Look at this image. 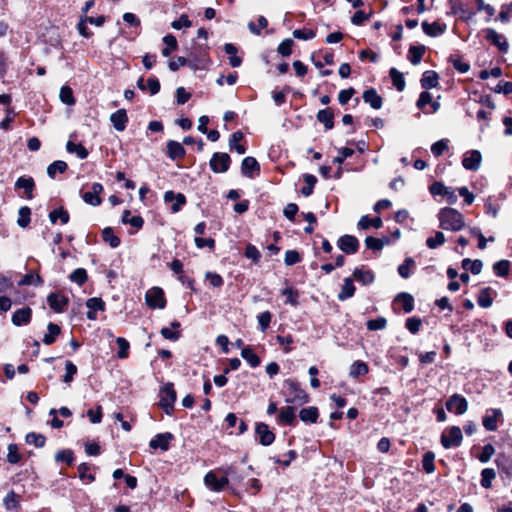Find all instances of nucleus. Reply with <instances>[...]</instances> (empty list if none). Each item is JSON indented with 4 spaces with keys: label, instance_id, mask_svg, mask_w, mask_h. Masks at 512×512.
I'll use <instances>...</instances> for the list:
<instances>
[{
    "label": "nucleus",
    "instance_id": "f257e3e1",
    "mask_svg": "<svg viewBox=\"0 0 512 512\" xmlns=\"http://www.w3.org/2000/svg\"><path fill=\"white\" fill-rule=\"evenodd\" d=\"M439 226L443 230L457 232L465 227V218L462 213L451 207H444L438 212Z\"/></svg>",
    "mask_w": 512,
    "mask_h": 512
},
{
    "label": "nucleus",
    "instance_id": "f03ea898",
    "mask_svg": "<svg viewBox=\"0 0 512 512\" xmlns=\"http://www.w3.org/2000/svg\"><path fill=\"white\" fill-rule=\"evenodd\" d=\"M285 402L293 405H303L309 401L308 394L300 387L296 380L288 379L284 382Z\"/></svg>",
    "mask_w": 512,
    "mask_h": 512
},
{
    "label": "nucleus",
    "instance_id": "7ed1b4c3",
    "mask_svg": "<svg viewBox=\"0 0 512 512\" xmlns=\"http://www.w3.org/2000/svg\"><path fill=\"white\" fill-rule=\"evenodd\" d=\"M176 401V391L172 383H166L159 391V406L167 415H171L174 411V403Z\"/></svg>",
    "mask_w": 512,
    "mask_h": 512
},
{
    "label": "nucleus",
    "instance_id": "20e7f679",
    "mask_svg": "<svg viewBox=\"0 0 512 512\" xmlns=\"http://www.w3.org/2000/svg\"><path fill=\"white\" fill-rule=\"evenodd\" d=\"M145 302L152 309H164L166 298L163 289L158 286L148 289L145 293Z\"/></svg>",
    "mask_w": 512,
    "mask_h": 512
},
{
    "label": "nucleus",
    "instance_id": "39448f33",
    "mask_svg": "<svg viewBox=\"0 0 512 512\" xmlns=\"http://www.w3.org/2000/svg\"><path fill=\"white\" fill-rule=\"evenodd\" d=\"M204 484L205 486L214 492H220L229 484V479L227 476L218 477L216 472L209 471L204 476Z\"/></svg>",
    "mask_w": 512,
    "mask_h": 512
},
{
    "label": "nucleus",
    "instance_id": "423d86ee",
    "mask_svg": "<svg viewBox=\"0 0 512 512\" xmlns=\"http://www.w3.org/2000/svg\"><path fill=\"white\" fill-rule=\"evenodd\" d=\"M462 431L457 426H452L447 433L442 434L441 444L444 448L457 447L462 442Z\"/></svg>",
    "mask_w": 512,
    "mask_h": 512
},
{
    "label": "nucleus",
    "instance_id": "0eeeda50",
    "mask_svg": "<svg viewBox=\"0 0 512 512\" xmlns=\"http://www.w3.org/2000/svg\"><path fill=\"white\" fill-rule=\"evenodd\" d=\"M446 408L451 413L462 415L468 409V402L463 396L459 394H453L447 400Z\"/></svg>",
    "mask_w": 512,
    "mask_h": 512
},
{
    "label": "nucleus",
    "instance_id": "6e6552de",
    "mask_svg": "<svg viewBox=\"0 0 512 512\" xmlns=\"http://www.w3.org/2000/svg\"><path fill=\"white\" fill-rule=\"evenodd\" d=\"M430 193L434 196L436 195H441V196H444L446 198V201L449 203V204H455L457 202V195L455 194V191L452 190L451 188L449 187H446L443 183L441 182H434L430 188Z\"/></svg>",
    "mask_w": 512,
    "mask_h": 512
},
{
    "label": "nucleus",
    "instance_id": "1a4fd4ad",
    "mask_svg": "<svg viewBox=\"0 0 512 512\" xmlns=\"http://www.w3.org/2000/svg\"><path fill=\"white\" fill-rule=\"evenodd\" d=\"M486 39L494 46H496L501 52L506 53L509 48L508 41L503 34L498 33L493 28H487L485 30Z\"/></svg>",
    "mask_w": 512,
    "mask_h": 512
},
{
    "label": "nucleus",
    "instance_id": "9d476101",
    "mask_svg": "<svg viewBox=\"0 0 512 512\" xmlns=\"http://www.w3.org/2000/svg\"><path fill=\"white\" fill-rule=\"evenodd\" d=\"M49 307L56 313H62L68 305V298L59 292H52L47 297Z\"/></svg>",
    "mask_w": 512,
    "mask_h": 512
},
{
    "label": "nucleus",
    "instance_id": "9b49d317",
    "mask_svg": "<svg viewBox=\"0 0 512 512\" xmlns=\"http://www.w3.org/2000/svg\"><path fill=\"white\" fill-rule=\"evenodd\" d=\"M258 441L263 446L271 445L275 440V434L269 429L265 423H257L255 428Z\"/></svg>",
    "mask_w": 512,
    "mask_h": 512
},
{
    "label": "nucleus",
    "instance_id": "f8f14e48",
    "mask_svg": "<svg viewBox=\"0 0 512 512\" xmlns=\"http://www.w3.org/2000/svg\"><path fill=\"white\" fill-rule=\"evenodd\" d=\"M164 201L166 203H172L170 210L172 213H177L186 204V197L182 193H174L173 191H166L164 194Z\"/></svg>",
    "mask_w": 512,
    "mask_h": 512
},
{
    "label": "nucleus",
    "instance_id": "ddd939ff",
    "mask_svg": "<svg viewBox=\"0 0 512 512\" xmlns=\"http://www.w3.org/2000/svg\"><path fill=\"white\" fill-rule=\"evenodd\" d=\"M502 417V411L498 408H491L486 411L482 424L487 431H495L498 428L497 421Z\"/></svg>",
    "mask_w": 512,
    "mask_h": 512
},
{
    "label": "nucleus",
    "instance_id": "4468645a",
    "mask_svg": "<svg viewBox=\"0 0 512 512\" xmlns=\"http://www.w3.org/2000/svg\"><path fill=\"white\" fill-rule=\"evenodd\" d=\"M338 247L346 254H354L358 251L359 241L355 236L344 235L339 238Z\"/></svg>",
    "mask_w": 512,
    "mask_h": 512
},
{
    "label": "nucleus",
    "instance_id": "2eb2a0df",
    "mask_svg": "<svg viewBox=\"0 0 512 512\" xmlns=\"http://www.w3.org/2000/svg\"><path fill=\"white\" fill-rule=\"evenodd\" d=\"M103 191V186L100 183H94L91 187V191H87L83 194V200L92 206H99L101 204L100 194Z\"/></svg>",
    "mask_w": 512,
    "mask_h": 512
},
{
    "label": "nucleus",
    "instance_id": "dca6fc26",
    "mask_svg": "<svg viewBox=\"0 0 512 512\" xmlns=\"http://www.w3.org/2000/svg\"><path fill=\"white\" fill-rule=\"evenodd\" d=\"M32 310L29 307L17 309L12 315V323L15 326L27 325L30 323Z\"/></svg>",
    "mask_w": 512,
    "mask_h": 512
},
{
    "label": "nucleus",
    "instance_id": "f3484780",
    "mask_svg": "<svg viewBox=\"0 0 512 512\" xmlns=\"http://www.w3.org/2000/svg\"><path fill=\"white\" fill-rule=\"evenodd\" d=\"M110 121L115 130L124 131L128 121L126 110L119 109L116 112L112 113L110 116Z\"/></svg>",
    "mask_w": 512,
    "mask_h": 512
},
{
    "label": "nucleus",
    "instance_id": "a211bd4d",
    "mask_svg": "<svg viewBox=\"0 0 512 512\" xmlns=\"http://www.w3.org/2000/svg\"><path fill=\"white\" fill-rule=\"evenodd\" d=\"M172 439L171 433H162L157 434L153 439L150 440L149 446L152 449H158L160 448L163 451L168 450L169 448V442Z\"/></svg>",
    "mask_w": 512,
    "mask_h": 512
},
{
    "label": "nucleus",
    "instance_id": "6ab92c4d",
    "mask_svg": "<svg viewBox=\"0 0 512 512\" xmlns=\"http://www.w3.org/2000/svg\"><path fill=\"white\" fill-rule=\"evenodd\" d=\"M492 294H496L490 287H485L479 291L477 303L481 308H489L493 304Z\"/></svg>",
    "mask_w": 512,
    "mask_h": 512
},
{
    "label": "nucleus",
    "instance_id": "aec40b11",
    "mask_svg": "<svg viewBox=\"0 0 512 512\" xmlns=\"http://www.w3.org/2000/svg\"><path fill=\"white\" fill-rule=\"evenodd\" d=\"M363 100L368 103L373 109H380L382 107V98L377 91L373 88L363 92Z\"/></svg>",
    "mask_w": 512,
    "mask_h": 512
},
{
    "label": "nucleus",
    "instance_id": "412c9836",
    "mask_svg": "<svg viewBox=\"0 0 512 512\" xmlns=\"http://www.w3.org/2000/svg\"><path fill=\"white\" fill-rule=\"evenodd\" d=\"M395 304L400 306L405 313H409L414 308V299L409 293H400L394 300Z\"/></svg>",
    "mask_w": 512,
    "mask_h": 512
},
{
    "label": "nucleus",
    "instance_id": "4be33fe9",
    "mask_svg": "<svg viewBox=\"0 0 512 512\" xmlns=\"http://www.w3.org/2000/svg\"><path fill=\"white\" fill-rule=\"evenodd\" d=\"M439 76L435 71H425L420 80L421 87L424 89H432L438 85Z\"/></svg>",
    "mask_w": 512,
    "mask_h": 512
},
{
    "label": "nucleus",
    "instance_id": "5701e85b",
    "mask_svg": "<svg viewBox=\"0 0 512 512\" xmlns=\"http://www.w3.org/2000/svg\"><path fill=\"white\" fill-rule=\"evenodd\" d=\"M316 118L320 123L324 124L327 130H330L334 127V113L331 109L327 108L319 110Z\"/></svg>",
    "mask_w": 512,
    "mask_h": 512
},
{
    "label": "nucleus",
    "instance_id": "b1692460",
    "mask_svg": "<svg viewBox=\"0 0 512 512\" xmlns=\"http://www.w3.org/2000/svg\"><path fill=\"white\" fill-rule=\"evenodd\" d=\"M423 32L431 37H437L444 33L445 25H441L439 22H433L432 24L427 21L422 22Z\"/></svg>",
    "mask_w": 512,
    "mask_h": 512
},
{
    "label": "nucleus",
    "instance_id": "393cba45",
    "mask_svg": "<svg viewBox=\"0 0 512 512\" xmlns=\"http://www.w3.org/2000/svg\"><path fill=\"white\" fill-rule=\"evenodd\" d=\"M278 420L282 424L294 425L296 420L295 409L292 406L283 407L278 415Z\"/></svg>",
    "mask_w": 512,
    "mask_h": 512
},
{
    "label": "nucleus",
    "instance_id": "a878e982",
    "mask_svg": "<svg viewBox=\"0 0 512 512\" xmlns=\"http://www.w3.org/2000/svg\"><path fill=\"white\" fill-rule=\"evenodd\" d=\"M167 156L171 159L184 157L185 149L181 143L170 140L167 142Z\"/></svg>",
    "mask_w": 512,
    "mask_h": 512
},
{
    "label": "nucleus",
    "instance_id": "bb28decb",
    "mask_svg": "<svg viewBox=\"0 0 512 512\" xmlns=\"http://www.w3.org/2000/svg\"><path fill=\"white\" fill-rule=\"evenodd\" d=\"M34 180L31 177H19L15 183L17 189H23L28 199L32 198V191L34 189Z\"/></svg>",
    "mask_w": 512,
    "mask_h": 512
},
{
    "label": "nucleus",
    "instance_id": "cd10ccee",
    "mask_svg": "<svg viewBox=\"0 0 512 512\" xmlns=\"http://www.w3.org/2000/svg\"><path fill=\"white\" fill-rule=\"evenodd\" d=\"M299 417L303 422L316 423L319 417V412L317 407L310 406L301 409L299 412Z\"/></svg>",
    "mask_w": 512,
    "mask_h": 512
},
{
    "label": "nucleus",
    "instance_id": "c85d7f7f",
    "mask_svg": "<svg viewBox=\"0 0 512 512\" xmlns=\"http://www.w3.org/2000/svg\"><path fill=\"white\" fill-rule=\"evenodd\" d=\"M355 293V286L351 278H345L344 283L342 285V289L338 294V299L340 301H345L351 298Z\"/></svg>",
    "mask_w": 512,
    "mask_h": 512
},
{
    "label": "nucleus",
    "instance_id": "c756f323",
    "mask_svg": "<svg viewBox=\"0 0 512 512\" xmlns=\"http://www.w3.org/2000/svg\"><path fill=\"white\" fill-rule=\"evenodd\" d=\"M243 137L244 135L242 132L236 131L231 135V138L229 139L230 150H235L239 155L245 153V147L242 144H240Z\"/></svg>",
    "mask_w": 512,
    "mask_h": 512
},
{
    "label": "nucleus",
    "instance_id": "7c9ffc66",
    "mask_svg": "<svg viewBox=\"0 0 512 512\" xmlns=\"http://www.w3.org/2000/svg\"><path fill=\"white\" fill-rule=\"evenodd\" d=\"M241 172L246 177L255 178L260 173L259 162H242Z\"/></svg>",
    "mask_w": 512,
    "mask_h": 512
},
{
    "label": "nucleus",
    "instance_id": "2f4dec72",
    "mask_svg": "<svg viewBox=\"0 0 512 512\" xmlns=\"http://www.w3.org/2000/svg\"><path fill=\"white\" fill-rule=\"evenodd\" d=\"M383 225L382 219L380 217H375L370 219L368 216H362L358 222V228L362 230H366L370 227H374L376 229L381 228Z\"/></svg>",
    "mask_w": 512,
    "mask_h": 512
},
{
    "label": "nucleus",
    "instance_id": "473e14b6",
    "mask_svg": "<svg viewBox=\"0 0 512 512\" xmlns=\"http://www.w3.org/2000/svg\"><path fill=\"white\" fill-rule=\"evenodd\" d=\"M47 330L48 332L43 337V343L45 345H52L60 334L61 329L57 324L49 323Z\"/></svg>",
    "mask_w": 512,
    "mask_h": 512
},
{
    "label": "nucleus",
    "instance_id": "72a5a7b5",
    "mask_svg": "<svg viewBox=\"0 0 512 512\" xmlns=\"http://www.w3.org/2000/svg\"><path fill=\"white\" fill-rule=\"evenodd\" d=\"M389 76L392 80L393 85L396 87V89L398 91L402 92L406 86L403 73H401L400 71H398L396 68L393 67L389 71Z\"/></svg>",
    "mask_w": 512,
    "mask_h": 512
},
{
    "label": "nucleus",
    "instance_id": "f704fd0d",
    "mask_svg": "<svg viewBox=\"0 0 512 512\" xmlns=\"http://www.w3.org/2000/svg\"><path fill=\"white\" fill-rule=\"evenodd\" d=\"M49 219L53 224H55L58 220H60L62 224H67L69 222L70 216L67 210L60 207L49 213Z\"/></svg>",
    "mask_w": 512,
    "mask_h": 512
},
{
    "label": "nucleus",
    "instance_id": "c9c22d12",
    "mask_svg": "<svg viewBox=\"0 0 512 512\" xmlns=\"http://www.w3.org/2000/svg\"><path fill=\"white\" fill-rule=\"evenodd\" d=\"M281 294L285 297V304H289L294 307L299 305V292L293 287H286L284 290H282Z\"/></svg>",
    "mask_w": 512,
    "mask_h": 512
},
{
    "label": "nucleus",
    "instance_id": "e433bc0d",
    "mask_svg": "<svg viewBox=\"0 0 512 512\" xmlns=\"http://www.w3.org/2000/svg\"><path fill=\"white\" fill-rule=\"evenodd\" d=\"M172 328L164 327L161 329V335L168 340L176 341L180 337V332L174 329H178L180 327V323L178 321H174L171 323Z\"/></svg>",
    "mask_w": 512,
    "mask_h": 512
},
{
    "label": "nucleus",
    "instance_id": "4c0bfd02",
    "mask_svg": "<svg viewBox=\"0 0 512 512\" xmlns=\"http://www.w3.org/2000/svg\"><path fill=\"white\" fill-rule=\"evenodd\" d=\"M353 276L363 285H369L374 281V274L370 270L355 269Z\"/></svg>",
    "mask_w": 512,
    "mask_h": 512
},
{
    "label": "nucleus",
    "instance_id": "58836bf2",
    "mask_svg": "<svg viewBox=\"0 0 512 512\" xmlns=\"http://www.w3.org/2000/svg\"><path fill=\"white\" fill-rule=\"evenodd\" d=\"M425 46L419 45V46H410L409 48V61L413 65H418L421 62V59L425 53Z\"/></svg>",
    "mask_w": 512,
    "mask_h": 512
},
{
    "label": "nucleus",
    "instance_id": "ea45409f",
    "mask_svg": "<svg viewBox=\"0 0 512 512\" xmlns=\"http://www.w3.org/2000/svg\"><path fill=\"white\" fill-rule=\"evenodd\" d=\"M389 243V238L384 237L382 239L369 236L365 239V245L368 249L373 251H380L385 244Z\"/></svg>",
    "mask_w": 512,
    "mask_h": 512
},
{
    "label": "nucleus",
    "instance_id": "a19ab883",
    "mask_svg": "<svg viewBox=\"0 0 512 512\" xmlns=\"http://www.w3.org/2000/svg\"><path fill=\"white\" fill-rule=\"evenodd\" d=\"M87 307L91 310L88 311V319L94 320L96 318L95 311L104 309V302L100 298H90L86 303Z\"/></svg>",
    "mask_w": 512,
    "mask_h": 512
},
{
    "label": "nucleus",
    "instance_id": "79ce46f5",
    "mask_svg": "<svg viewBox=\"0 0 512 512\" xmlns=\"http://www.w3.org/2000/svg\"><path fill=\"white\" fill-rule=\"evenodd\" d=\"M368 365L363 361H355L350 366L349 376L357 378L368 373Z\"/></svg>",
    "mask_w": 512,
    "mask_h": 512
},
{
    "label": "nucleus",
    "instance_id": "37998d69",
    "mask_svg": "<svg viewBox=\"0 0 512 512\" xmlns=\"http://www.w3.org/2000/svg\"><path fill=\"white\" fill-rule=\"evenodd\" d=\"M66 149L70 154H75L78 158H86L88 156V151L86 148L80 143H74L73 141H68L66 145Z\"/></svg>",
    "mask_w": 512,
    "mask_h": 512
},
{
    "label": "nucleus",
    "instance_id": "c03bdc74",
    "mask_svg": "<svg viewBox=\"0 0 512 512\" xmlns=\"http://www.w3.org/2000/svg\"><path fill=\"white\" fill-rule=\"evenodd\" d=\"M241 356L253 368L260 365V358L256 355V353L250 347L243 348L241 351Z\"/></svg>",
    "mask_w": 512,
    "mask_h": 512
},
{
    "label": "nucleus",
    "instance_id": "a18cd8bd",
    "mask_svg": "<svg viewBox=\"0 0 512 512\" xmlns=\"http://www.w3.org/2000/svg\"><path fill=\"white\" fill-rule=\"evenodd\" d=\"M44 281L39 276V274H33V273H27L23 276V278L18 282L19 286H28V285H35V286H41L43 285Z\"/></svg>",
    "mask_w": 512,
    "mask_h": 512
},
{
    "label": "nucleus",
    "instance_id": "49530a36",
    "mask_svg": "<svg viewBox=\"0 0 512 512\" xmlns=\"http://www.w3.org/2000/svg\"><path fill=\"white\" fill-rule=\"evenodd\" d=\"M342 162H337V167L335 168V170L333 169L332 166H327V165H323L319 168V172L321 173V175L324 177V178H340L341 176V167H340V164ZM334 164H336V162H334Z\"/></svg>",
    "mask_w": 512,
    "mask_h": 512
},
{
    "label": "nucleus",
    "instance_id": "de8ad7c7",
    "mask_svg": "<svg viewBox=\"0 0 512 512\" xmlns=\"http://www.w3.org/2000/svg\"><path fill=\"white\" fill-rule=\"evenodd\" d=\"M303 179H304V182H305V186L302 187L301 193L305 197H308V196H310L313 193V189H314V186H315V184L317 182V179L312 174H305Z\"/></svg>",
    "mask_w": 512,
    "mask_h": 512
},
{
    "label": "nucleus",
    "instance_id": "09e8293b",
    "mask_svg": "<svg viewBox=\"0 0 512 512\" xmlns=\"http://www.w3.org/2000/svg\"><path fill=\"white\" fill-rule=\"evenodd\" d=\"M496 477V472L492 468H485L481 472V486L484 488H490L492 480Z\"/></svg>",
    "mask_w": 512,
    "mask_h": 512
},
{
    "label": "nucleus",
    "instance_id": "8fccbe9b",
    "mask_svg": "<svg viewBox=\"0 0 512 512\" xmlns=\"http://www.w3.org/2000/svg\"><path fill=\"white\" fill-rule=\"evenodd\" d=\"M510 262L508 260H500L494 263L493 271L497 276L506 277L509 273Z\"/></svg>",
    "mask_w": 512,
    "mask_h": 512
},
{
    "label": "nucleus",
    "instance_id": "3c124183",
    "mask_svg": "<svg viewBox=\"0 0 512 512\" xmlns=\"http://www.w3.org/2000/svg\"><path fill=\"white\" fill-rule=\"evenodd\" d=\"M445 241V235L442 232L437 231L434 236L427 238L426 245L430 249H435L443 245Z\"/></svg>",
    "mask_w": 512,
    "mask_h": 512
},
{
    "label": "nucleus",
    "instance_id": "603ef678",
    "mask_svg": "<svg viewBox=\"0 0 512 512\" xmlns=\"http://www.w3.org/2000/svg\"><path fill=\"white\" fill-rule=\"evenodd\" d=\"M77 367L76 365L71 361H66L65 363V374L62 378L64 383H71L74 379V376L77 374Z\"/></svg>",
    "mask_w": 512,
    "mask_h": 512
},
{
    "label": "nucleus",
    "instance_id": "864d4df0",
    "mask_svg": "<svg viewBox=\"0 0 512 512\" xmlns=\"http://www.w3.org/2000/svg\"><path fill=\"white\" fill-rule=\"evenodd\" d=\"M366 326L370 331L383 330L387 326V320L385 317H378L376 319L368 320Z\"/></svg>",
    "mask_w": 512,
    "mask_h": 512
},
{
    "label": "nucleus",
    "instance_id": "5fc2aeb1",
    "mask_svg": "<svg viewBox=\"0 0 512 512\" xmlns=\"http://www.w3.org/2000/svg\"><path fill=\"white\" fill-rule=\"evenodd\" d=\"M434 458L435 455L433 452H427L423 455L422 466L424 471L428 474L435 471Z\"/></svg>",
    "mask_w": 512,
    "mask_h": 512
},
{
    "label": "nucleus",
    "instance_id": "6e6d98bb",
    "mask_svg": "<svg viewBox=\"0 0 512 512\" xmlns=\"http://www.w3.org/2000/svg\"><path fill=\"white\" fill-rule=\"evenodd\" d=\"M67 170V162H52L47 168V174L55 178L57 173H64Z\"/></svg>",
    "mask_w": 512,
    "mask_h": 512
},
{
    "label": "nucleus",
    "instance_id": "4d7b16f0",
    "mask_svg": "<svg viewBox=\"0 0 512 512\" xmlns=\"http://www.w3.org/2000/svg\"><path fill=\"white\" fill-rule=\"evenodd\" d=\"M415 266V262L412 258H406L404 262L398 267L399 275L406 279L411 274V268Z\"/></svg>",
    "mask_w": 512,
    "mask_h": 512
},
{
    "label": "nucleus",
    "instance_id": "13d9d810",
    "mask_svg": "<svg viewBox=\"0 0 512 512\" xmlns=\"http://www.w3.org/2000/svg\"><path fill=\"white\" fill-rule=\"evenodd\" d=\"M26 442L28 444L41 448L45 445L46 438L42 434L31 432L26 435Z\"/></svg>",
    "mask_w": 512,
    "mask_h": 512
},
{
    "label": "nucleus",
    "instance_id": "bf43d9fd",
    "mask_svg": "<svg viewBox=\"0 0 512 512\" xmlns=\"http://www.w3.org/2000/svg\"><path fill=\"white\" fill-rule=\"evenodd\" d=\"M116 343L119 347V350L117 352L118 358H120V359L127 358L129 355V348H130L129 342L123 337H118L116 339Z\"/></svg>",
    "mask_w": 512,
    "mask_h": 512
},
{
    "label": "nucleus",
    "instance_id": "052dcab7",
    "mask_svg": "<svg viewBox=\"0 0 512 512\" xmlns=\"http://www.w3.org/2000/svg\"><path fill=\"white\" fill-rule=\"evenodd\" d=\"M59 97L64 104L73 105L75 103L73 91L69 86L61 87Z\"/></svg>",
    "mask_w": 512,
    "mask_h": 512
},
{
    "label": "nucleus",
    "instance_id": "680f3d73",
    "mask_svg": "<svg viewBox=\"0 0 512 512\" xmlns=\"http://www.w3.org/2000/svg\"><path fill=\"white\" fill-rule=\"evenodd\" d=\"M102 236L105 242L109 243L112 248H116L120 245V239L114 235L111 228H105L102 231Z\"/></svg>",
    "mask_w": 512,
    "mask_h": 512
},
{
    "label": "nucleus",
    "instance_id": "e2e57ef3",
    "mask_svg": "<svg viewBox=\"0 0 512 512\" xmlns=\"http://www.w3.org/2000/svg\"><path fill=\"white\" fill-rule=\"evenodd\" d=\"M267 26H268V20L264 16H260L258 18L257 25L254 22L248 23L249 31L255 35H260L261 30L266 28Z\"/></svg>",
    "mask_w": 512,
    "mask_h": 512
},
{
    "label": "nucleus",
    "instance_id": "0e129e2a",
    "mask_svg": "<svg viewBox=\"0 0 512 512\" xmlns=\"http://www.w3.org/2000/svg\"><path fill=\"white\" fill-rule=\"evenodd\" d=\"M448 143H449V140H447V139H441V140L435 142L431 146V152H432L433 156L436 158L440 157L443 154V152L448 149Z\"/></svg>",
    "mask_w": 512,
    "mask_h": 512
},
{
    "label": "nucleus",
    "instance_id": "69168bd1",
    "mask_svg": "<svg viewBox=\"0 0 512 512\" xmlns=\"http://www.w3.org/2000/svg\"><path fill=\"white\" fill-rule=\"evenodd\" d=\"M55 460L57 462H65L67 465H71L74 460L73 452L70 449H63L55 454Z\"/></svg>",
    "mask_w": 512,
    "mask_h": 512
},
{
    "label": "nucleus",
    "instance_id": "338daca9",
    "mask_svg": "<svg viewBox=\"0 0 512 512\" xmlns=\"http://www.w3.org/2000/svg\"><path fill=\"white\" fill-rule=\"evenodd\" d=\"M19 218L17 220V223L20 227H27L28 224L30 223V215H31V211H30V208L24 206V207H21L19 209Z\"/></svg>",
    "mask_w": 512,
    "mask_h": 512
},
{
    "label": "nucleus",
    "instance_id": "774afa93",
    "mask_svg": "<svg viewBox=\"0 0 512 512\" xmlns=\"http://www.w3.org/2000/svg\"><path fill=\"white\" fill-rule=\"evenodd\" d=\"M70 280L72 282H75L77 283L78 285H82L83 283L86 282L87 280V272L85 269L83 268H77L75 269L71 275H70Z\"/></svg>",
    "mask_w": 512,
    "mask_h": 512
}]
</instances>
